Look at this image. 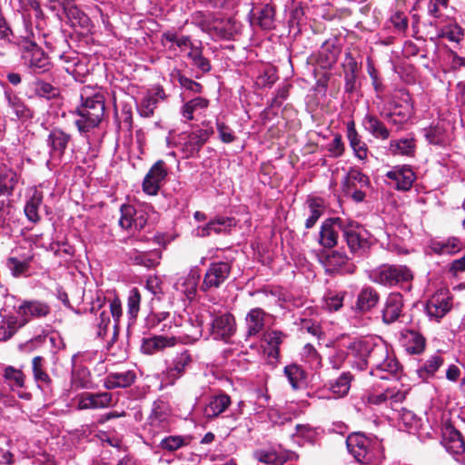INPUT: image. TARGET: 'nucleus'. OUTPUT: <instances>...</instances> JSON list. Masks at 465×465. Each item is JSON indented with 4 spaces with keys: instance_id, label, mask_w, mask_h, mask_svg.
<instances>
[{
    "instance_id": "nucleus-64",
    "label": "nucleus",
    "mask_w": 465,
    "mask_h": 465,
    "mask_svg": "<svg viewBox=\"0 0 465 465\" xmlns=\"http://www.w3.org/2000/svg\"><path fill=\"white\" fill-rule=\"evenodd\" d=\"M378 370L387 371L394 376H397L401 370V366L394 356L388 354L386 360L378 368Z\"/></svg>"
},
{
    "instance_id": "nucleus-9",
    "label": "nucleus",
    "mask_w": 465,
    "mask_h": 465,
    "mask_svg": "<svg viewBox=\"0 0 465 465\" xmlns=\"http://www.w3.org/2000/svg\"><path fill=\"white\" fill-rule=\"evenodd\" d=\"M213 134V129H198L186 134L183 142L180 143L183 158L189 159L199 156L204 143Z\"/></svg>"
},
{
    "instance_id": "nucleus-34",
    "label": "nucleus",
    "mask_w": 465,
    "mask_h": 465,
    "mask_svg": "<svg viewBox=\"0 0 465 465\" xmlns=\"http://www.w3.org/2000/svg\"><path fill=\"white\" fill-rule=\"evenodd\" d=\"M275 9L272 5L266 4L257 9V13L253 14V20L262 30H272L274 25Z\"/></svg>"
},
{
    "instance_id": "nucleus-18",
    "label": "nucleus",
    "mask_w": 465,
    "mask_h": 465,
    "mask_svg": "<svg viewBox=\"0 0 465 465\" xmlns=\"http://www.w3.org/2000/svg\"><path fill=\"white\" fill-rule=\"evenodd\" d=\"M176 344L177 338L174 336L153 335L143 339L141 351L144 354L153 355L163 351L166 348L174 347Z\"/></svg>"
},
{
    "instance_id": "nucleus-10",
    "label": "nucleus",
    "mask_w": 465,
    "mask_h": 465,
    "mask_svg": "<svg viewBox=\"0 0 465 465\" xmlns=\"http://www.w3.org/2000/svg\"><path fill=\"white\" fill-rule=\"evenodd\" d=\"M16 313L24 319V322L29 323L32 320H39L47 317L51 313V306L41 300H24L16 309Z\"/></svg>"
},
{
    "instance_id": "nucleus-21",
    "label": "nucleus",
    "mask_w": 465,
    "mask_h": 465,
    "mask_svg": "<svg viewBox=\"0 0 465 465\" xmlns=\"http://www.w3.org/2000/svg\"><path fill=\"white\" fill-rule=\"evenodd\" d=\"M267 312L262 308L251 309L245 317L246 339L257 336L264 328Z\"/></svg>"
},
{
    "instance_id": "nucleus-20",
    "label": "nucleus",
    "mask_w": 465,
    "mask_h": 465,
    "mask_svg": "<svg viewBox=\"0 0 465 465\" xmlns=\"http://www.w3.org/2000/svg\"><path fill=\"white\" fill-rule=\"evenodd\" d=\"M192 355L188 351L177 354L172 364L166 369V378L171 384H173L185 373L186 368L192 363Z\"/></svg>"
},
{
    "instance_id": "nucleus-42",
    "label": "nucleus",
    "mask_w": 465,
    "mask_h": 465,
    "mask_svg": "<svg viewBox=\"0 0 465 465\" xmlns=\"http://www.w3.org/2000/svg\"><path fill=\"white\" fill-rule=\"evenodd\" d=\"M92 376L86 367H79L72 372L71 386L74 390L90 389L92 387Z\"/></svg>"
},
{
    "instance_id": "nucleus-3",
    "label": "nucleus",
    "mask_w": 465,
    "mask_h": 465,
    "mask_svg": "<svg viewBox=\"0 0 465 465\" xmlns=\"http://www.w3.org/2000/svg\"><path fill=\"white\" fill-rule=\"evenodd\" d=\"M349 349L359 356L361 370H364L369 362L378 369L389 354L385 344L374 343L368 340L355 341L350 344Z\"/></svg>"
},
{
    "instance_id": "nucleus-44",
    "label": "nucleus",
    "mask_w": 465,
    "mask_h": 465,
    "mask_svg": "<svg viewBox=\"0 0 465 465\" xmlns=\"http://www.w3.org/2000/svg\"><path fill=\"white\" fill-rule=\"evenodd\" d=\"M310 215L305 222V228H312L324 213L322 200L320 198H309L307 200Z\"/></svg>"
},
{
    "instance_id": "nucleus-56",
    "label": "nucleus",
    "mask_w": 465,
    "mask_h": 465,
    "mask_svg": "<svg viewBox=\"0 0 465 465\" xmlns=\"http://www.w3.org/2000/svg\"><path fill=\"white\" fill-rule=\"evenodd\" d=\"M4 378L5 381L15 385L18 388H23L25 386V376L21 370L15 369L13 366L5 367L4 371Z\"/></svg>"
},
{
    "instance_id": "nucleus-6",
    "label": "nucleus",
    "mask_w": 465,
    "mask_h": 465,
    "mask_svg": "<svg viewBox=\"0 0 465 465\" xmlns=\"http://www.w3.org/2000/svg\"><path fill=\"white\" fill-rule=\"evenodd\" d=\"M350 260L347 253L340 250L322 252L319 259L327 275L353 273L355 266Z\"/></svg>"
},
{
    "instance_id": "nucleus-63",
    "label": "nucleus",
    "mask_w": 465,
    "mask_h": 465,
    "mask_svg": "<svg viewBox=\"0 0 465 465\" xmlns=\"http://www.w3.org/2000/svg\"><path fill=\"white\" fill-rule=\"evenodd\" d=\"M167 413L159 404L154 405L151 414L149 415V422L151 426L160 427L163 423H165L167 420Z\"/></svg>"
},
{
    "instance_id": "nucleus-57",
    "label": "nucleus",
    "mask_w": 465,
    "mask_h": 465,
    "mask_svg": "<svg viewBox=\"0 0 465 465\" xmlns=\"http://www.w3.org/2000/svg\"><path fill=\"white\" fill-rule=\"evenodd\" d=\"M158 99L154 96L151 95V93H148L145 95L140 105H139V113L143 117H151L153 115L154 110L157 107Z\"/></svg>"
},
{
    "instance_id": "nucleus-1",
    "label": "nucleus",
    "mask_w": 465,
    "mask_h": 465,
    "mask_svg": "<svg viewBox=\"0 0 465 465\" xmlns=\"http://www.w3.org/2000/svg\"><path fill=\"white\" fill-rule=\"evenodd\" d=\"M81 104L74 114L78 117L74 124L80 133H88L102 122L105 112V99L103 94H81Z\"/></svg>"
},
{
    "instance_id": "nucleus-45",
    "label": "nucleus",
    "mask_w": 465,
    "mask_h": 465,
    "mask_svg": "<svg viewBox=\"0 0 465 465\" xmlns=\"http://www.w3.org/2000/svg\"><path fill=\"white\" fill-rule=\"evenodd\" d=\"M33 260L34 255L26 256L23 260L16 257H8L6 265L14 277H20L26 273Z\"/></svg>"
},
{
    "instance_id": "nucleus-36",
    "label": "nucleus",
    "mask_w": 465,
    "mask_h": 465,
    "mask_svg": "<svg viewBox=\"0 0 465 465\" xmlns=\"http://www.w3.org/2000/svg\"><path fill=\"white\" fill-rule=\"evenodd\" d=\"M357 183H360L361 187H366L370 183L369 177L360 169L351 168L342 183L343 192L346 194H350L351 192L356 188Z\"/></svg>"
},
{
    "instance_id": "nucleus-8",
    "label": "nucleus",
    "mask_w": 465,
    "mask_h": 465,
    "mask_svg": "<svg viewBox=\"0 0 465 465\" xmlns=\"http://www.w3.org/2000/svg\"><path fill=\"white\" fill-rule=\"evenodd\" d=\"M236 332V320L231 312L213 316L210 334L214 340L229 342Z\"/></svg>"
},
{
    "instance_id": "nucleus-17",
    "label": "nucleus",
    "mask_w": 465,
    "mask_h": 465,
    "mask_svg": "<svg viewBox=\"0 0 465 465\" xmlns=\"http://www.w3.org/2000/svg\"><path fill=\"white\" fill-rule=\"evenodd\" d=\"M404 306L403 296L400 292H391L385 301L382 310V321L385 324H391L402 315Z\"/></svg>"
},
{
    "instance_id": "nucleus-14",
    "label": "nucleus",
    "mask_w": 465,
    "mask_h": 465,
    "mask_svg": "<svg viewBox=\"0 0 465 465\" xmlns=\"http://www.w3.org/2000/svg\"><path fill=\"white\" fill-rule=\"evenodd\" d=\"M441 444L452 454H462L465 451V440L462 434L450 423L442 429Z\"/></svg>"
},
{
    "instance_id": "nucleus-33",
    "label": "nucleus",
    "mask_w": 465,
    "mask_h": 465,
    "mask_svg": "<svg viewBox=\"0 0 465 465\" xmlns=\"http://www.w3.org/2000/svg\"><path fill=\"white\" fill-rule=\"evenodd\" d=\"M129 259L135 265H141L148 269H152L160 263L161 252L157 251L153 252H142L134 250L129 253Z\"/></svg>"
},
{
    "instance_id": "nucleus-37",
    "label": "nucleus",
    "mask_w": 465,
    "mask_h": 465,
    "mask_svg": "<svg viewBox=\"0 0 465 465\" xmlns=\"http://www.w3.org/2000/svg\"><path fill=\"white\" fill-rule=\"evenodd\" d=\"M32 371L35 381L43 387H50L52 379L46 371L45 360L42 356H35L32 360Z\"/></svg>"
},
{
    "instance_id": "nucleus-26",
    "label": "nucleus",
    "mask_w": 465,
    "mask_h": 465,
    "mask_svg": "<svg viewBox=\"0 0 465 465\" xmlns=\"http://www.w3.org/2000/svg\"><path fill=\"white\" fill-rule=\"evenodd\" d=\"M236 225L233 217L216 216L203 228L202 235L210 236L212 232L215 234H230L232 227Z\"/></svg>"
},
{
    "instance_id": "nucleus-27",
    "label": "nucleus",
    "mask_w": 465,
    "mask_h": 465,
    "mask_svg": "<svg viewBox=\"0 0 465 465\" xmlns=\"http://www.w3.org/2000/svg\"><path fill=\"white\" fill-rule=\"evenodd\" d=\"M136 380V374L134 371L123 372H111L104 379V387L108 390L116 388H128Z\"/></svg>"
},
{
    "instance_id": "nucleus-4",
    "label": "nucleus",
    "mask_w": 465,
    "mask_h": 465,
    "mask_svg": "<svg viewBox=\"0 0 465 465\" xmlns=\"http://www.w3.org/2000/svg\"><path fill=\"white\" fill-rule=\"evenodd\" d=\"M364 232V227L358 222L345 219L344 224L341 225V239L346 242L351 253L362 255L370 248Z\"/></svg>"
},
{
    "instance_id": "nucleus-19",
    "label": "nucleus",
    "mask_w": 465,
    "mask_h": 465,
    "mask_svg": "<svg viewBox=\"0 0 465 465\" xmlns=\"http://www.w3.org/2000/svg\"><path fill=\"white\" fill-rule=\"evenodd\" d=\"M341 51V49L336 39H328L319 50L317 63L322 68H331L336 64Z\"/></svg>"
},
{
    "instance_id": "nucleus-60",
    "label": "nucleus",
    "mask_w": 465,
    "mask_h": 465,
    "mask_svg": "<svg viewBox=\"0 0 465 465\" xmlns=\"http://www.w3.org/2000/svg\"><path fill=\"white\" fill-rule=\"evenodd\" d=\"M141 299L142 298L139 290L137 288H133L129 292L127 300L128 314L132 318H136L140 311Z\"/></svg>"
},
{
    "instance_id": "nucleus-52",
    "label": "nucleus",
    "mask_w": 465,
    "mask_h": 465,
    "mask_svg": "<svg viewBox=\"0 0 465 465\" xmlns=\"http://www.w3.org/2000/svg\"><path fill=\"white\" fill-rule=\"evenodd\" d=\"M444 360L440 355L431 356L425 363L424 366L418 370V374L422 379H427L433 376L439 368L443 364Z\"/></svg>"
},
{
    "instance_id": "nucleus-62",
    "label": "nucleus",
    "mask_w": 465,
    "mask_h": 465,
    "mask_svg": "<svg viewBox=\"0 0 465 465\" xmlns=\"http://www.w3.org/2000/svg\"><path fill=\"white\" fill-rule=\"evenodd\" d=\"M216 128L219 134V138L223 143H231L237 139L232 128L219 119L216 121Z\"/></svg>"
},
{
    "instance_id": "nucleus-58",
    "label": "nucleus",
    "mask_w": 465,
    "mask_h": 465,
    "mask_svg": "<svg viewBox=\"0 0 465 465\" xmlns=\"http://www.w3.org/2000/svg\"><path fill=\"white\" fill-rule=\"evenodd\" d=\"M172 75L173 78H176L180 85L186 90L192 91L194 94H201L203 92L201 84L184 76L180 71L176 70Z\"/></svg>"
},
{
    "instance_id": "nucleus-48",
    "label": "nucleus",
    "mask_w": 465,
    "mask_h": 465,
    "mask_svg": "<svg viewBox=\"0 0 465 465\" xmlns=\"http://www.w3.org/2000/svg\"><path fill=\"white\" fill-rule=\"evenodd\" d=\"M17 182V174L12 170L0 172V195H11Z\"/></svg>"
},
{
    "instance_id": "nucleus-5",
    "label": "nucleus",
    "mask_w": 465,
    "mask_h": 465,
    "mask_svg": "<svg viewBox=\"0 0 465 465\" xmlns=\"http://www.w3.org/2000/svg\"><path fill=\"white\" fill-rule=\"evenodd\" d=\"M412 272L406 265L383 264L374 272L375 282L392 287L412 281Z\"/></svg>"
},
{
    "instance_id": "nucleus-7",
    "label": "nucleus",
    "mask_w": 465,
    "mask_h": 465,
    "mask_svg": "<svg viewBox=\"0 0 465 465\" xmlns=\"http://www.w3.org/2000/svg\"><path fill=\"white\" fill-rule=\"evenodd\" d=\"M232 272V263L228 262H211L206 270L200 290L207 292L219 289L228 280Z\"/></svg>"
},
{
    "instance_id": "nucleus-55",
    "label": "nucleus",
    "mask_w": 465,
    "mask_h": 465,
    "mask_svg": "<svg viewBox=\"0 0 465 465\" xmlns=\"http://www.w3.org/2000/svg\"><path fill=\"white\" fill-rule=\"evenodd\" d=\"M410 335V345L407 348L408 352H410L411 354L422 353L426 347L425 337L415 331H411Z\"/></svg>"
},
{
    "instance_id": "nucleus-2",
    "label": "nucleus",
    "mask_w": 465,
    "mask_h": 465,
    "mask_svg": "<svg viewBox=\"0 0 465 465\" xmlns=\"http://www.w3.org/2000/svg\"><path fill=\"white\" fill-rule=\"evenodd\" d=\"M350 454L361 465H379L383 457L381 443L361 432H352L346 439Z\"/></svg>"
},
{
    "instance_id": "nucleus-59",
    "label": "nucleus",
    "mask_w": 465,
    "mask_h": 465,
    "mask_svg": "<svg viewBox=\"0 0 465 465\" xmlns=\"http://www.w3.org/2000/svg\"><path fill=\"white\" fill-rule=\"evenodd\" d=\"M121 217L119 219V225L125 230L133 228L134 215H135V209L129 204L121 206Z\"/></svg>"
},
{
    "instance_id": "nucleus-49",
    "label": "nucleus",
    "mask_w": 465,
    "mask_h": 465,
    "mask_svg": "<svg viewBox=\"0 0 465 465\" xmlns=\"http://www.w3.org/2000/svg\"><path fill=\"white\" fill-rule=\"evenodd\" d=\"M352 381V375L351 372H342L333 383L331 384L330 390L337 397H343L347 395L351 388V382Z\"/></svg>"
},
{
    "instance_id": "nucleus-61",
    "label": "nucleus",
    "mask_w": 465,
    "mask_h": 465,
    "mask_svg": "<svg viewBox=\"0 0 465 465\" xmlns=\"http://www.w3.org/2000/svg\"><path fill=\"white\" fill-rule=\"evenodd\" d=\"M425 137L430 144L438 146L445 145L446 141L443 134V129L440 126H430L426 130Z\"/></svg>"
},
{
    "instance_id": "nucleus-40",
    "label": "nucleus",
    "mask_w": 465,
    "mask_h": 465,
    "mask_svg": "<svg viewBox=\"0 0 465 465\" xmlns=\"http://www.w3.org/2000/svg\"><path fill=\"white\" fill-rule=\"evenodd\" d=\"M35 50L36 51L34 52L28 59H26L28 61V65L35 74L45 73L50 69L51 65L48 56L41 47Z\"/></svg>"
},
{
    "instance_id": "nucleus-13",
    "label": "nucleus",
    "mask_w": 465,
    "mask_h": 465,
    "mask_svg": "<svg viewBox=\"0 0 465 465\" xmlns=\"http://www.w3.org/2000/svg\"><path fill=\"white\" fill-rule=\"evenodd\" d=\"M71 141V134L64 132L61 128L52 129L46 139V144L50 148V157L53 160L61 161Z\"/></svg>"
},
{
    "instance_id": "nucleus-16",
    "label": "nucleus",
    "mask_w": 465,
    "mask_h": 465,
    "mask_svg": "<svg viewBox=\"0 0 465 465\" xmlns=\"http://www.w3.org/2000/svg\"><path fill=\"white\" fill-rule=\"evenodd\" d=\"M386 177L395 182V189L408 192L416 180V174L409 165L394 166L387 172Z\"/></svg>"
},
{
    "instance_id": "nucleus-54",
    "label": "nucleus",
    "mask_w": 465,
    "mask_h": 465,
    "mask_svg": "<svg viewBox=\"0 0 465 465\" xmlns=\"http://www.w3.org/2000/svg\"><path fill=\"white\" fill-rule=\"evenodd\" d=\"M187 445L184 437L180 435H173L163 438L159 444V447L168 452H173L180 448Z\"/></svg>"
},
{
    "instance_id": "nucleus-29",
    "label": "nucleus",
    "mask_w": 465,
    "mask_h": 465,
    "mask_svg": "<svg viewBox=\"0 0 465 465\" xmlns=\"http://www.w3.org/2000/svg\"><path fill=\"white\" fill-rule=\"evenodd\" d=\"M413 114V105L411 99L407 95L402 104H395L393 110L386 114V118L393 124H401L406 123Z\"/></svg>"
},
{
    "instance_id": "nucleus-39",
    "label": "nucleus",
    "mask_w": 465,
    "mask_h": 465,
    "mask_svg": "<svg viewBox=\"0 0 465 465\" xmlns=\"http://www.w3.org/2000/svg\"><path fill=\"white\" fill-rule=\"evenodd\" d=\"M8 106L11 107L18 119L29 120L34 116V111L31 110L25 103L17 95L6 94Z\"/></svg>"
},
{
    "instance_id": "nucleus-22",
    "label": "nucleus",
    "mask_w": 465,
    "mask_h": 465,
    "mask_svg": "<svg viewBox=\"0 0 465 465\" xmlns=\"http://www.w3.org/2000/svg\"><path fill=\"white\" fill-rule=\"evenodd\" d=\"M232 404L231 397L226 393H220L210 399L203 409V416L207 420L218 418Z\"/></svg>"
},
{
    "instance_id": "nucleus-23",
    "label": "nucleus",
    "mask_w": 465,
    "mask_h": 465,
    "mask_svg": "<svg viewBox=\"0 0 465 465\" xmlns=\"http://www.w3.org/2000/svg\"><path fill=\"white\" fill-rule=\"evenodd\" d=\"M451 301L449 297L441 294L433 295L426 304L427 314L439 321L443 318L451 309Z\"/></svg>"
},
{
    "instance_id": "nucleus-38",
    "label": "nucleus",
    "mask_w": 465,
    "mask_h": 465,
    "mask_svg": "<svg viewBox=\"0 0 465 465\" xmlns=\"http://www.w3.org/2000/svg\"><path fill=\"white\" fill-rule=\"evenodd\" d=\"M35 94L46 100L57 99L61 95L60 88L42 79H35L33 82Z\"/></svg>"
},
{
    "instance_id": "nucleus-24",
    "label": "nucleus",
    "mask_w": 465,
    "mask_h": 465,
    "mask_svg": "<svg viewBox=\"0 0 465 465\" xmlns=\"http://www.w3.org/2000/svg\"><path fill=\"white\" fill-rule=\"evenodd\" d=\"M0 341L10 340L19 329L26 325L24 319L15 314L1 315Z\"/></svg>"
},
{
    "instance_id": "nucleus-50",
    "label": "nucleus",
    "mask_w": 465,
    "mask_h": 465,
    "mask_svg": "<svg viewBox=\"0 0 465 465\" xmlns=\"http://www.w3.org/2000/svg\"><path fill=\"white\" fill-rule=\"evenodd\" d=\"M286 335L278 330L268 331L264 334V338L268 345L272 347L269 356L278 358L280 355V345L282 343Z\"/></svg>"
},
{
    "instance_id": "nucleus-28",
    "label": "nucleus",
    "mask_w": 465,
    "mask_h": 465,
    "mask_svg": "<svg viewBox=\"0 0 465 465\" xmlns=\"http://www.w3.org/2000/svg\"><path fill=\"white\" fill-rule=\"evenodd\" d=\"M379 301V292L373 287L365 286L360 291L355 306L360 312H366L374 308Z\"/></svg>"
},
{
    "instance_id": "nucleus-35",
    "label": "nucleus",
    "mask_w": 465,
    "mask_h": 465,
    "mask_svg": "<svg viewBox=\"0 0 465 465\" xmlns=\"http://www.w3.org/2000/svg\"><path fill=\"white\" fill-rule=\"evenodd\" d=\"M347 138L350 142V145L354 151L357 157L360 159H364L367 156V146L364 142L361 140V136L359 135L356 128L355 123L353 121H350L347 124Z\"/></svg>"
},
{
    "instance_id": "nucleus-12",
    "label": "nucleus",
    "mask_w": 465,
    "mask_h": 465,
    "mask_svg": "<svg viewBox=\"0 0 465 465\" xmlns=\"http://www.w3.org/2000/svg\"><path fill=\"white\" fill-rule=\"evenodd\" d=\"M167 175L168 171L165 162L158 160L146 173L142 184L143 191L148 195H156Z\"/></svg>"
},
{
    "instance_id": "nucleus-15",
    "label": "nucleus",
    "mask_w": 465,
    "mask_h": 465,
    "mask_svg": "<svg viewBox=\"0 0 465 465\" xmlns=\"http://www.w3.org/2000/svg\"><path fill=\"white\" fill-rule=\"evenodd\" d=\"M64 14L72 27H80L88 30L91 20L75 4L74 0H62L59 2Z\"/></svg>"
},
{
    "instance_id": "nucleus-32",
    "label": "nucleus",
    "mask_w": 465,
    "mask_h": 465,
    "mask_svg": "<svg viewBox=\"0 0 465 465\" xmlns=\"http://www.w3.org/2000/svg\"><path fill=\"white\" fill-rule=\"evenodd\" d=\"M365 129L376 139L386 140L390 137V130L377 116L367 114L363 119Z\"/></svg>"
},
{
    "instance_id": "nucleus-43",
    "label": "nucleus",
    "mask_w": 465,
    "mask_h": 465,
    "mask_svg": "<svg viewBox=\"0 0 465 465\" xmlns=\"http://www.w3.org/2000/svg\"><path fill=\"white\" fill-rule=\"evenodd\" d=\"M284 374L294 390L301 388L305 383L306 372L298 364L285 366Z\"/></svg>"
},
{
    "instance_id": "nucleus-46",
    "label": "nucleus",
    "mask_w": 465,
    "mask_h": 465,
    "mask_svg": "<svg viewBox=\"0 0 465 465\" xmlns=\"http://www.w3.org/2000/svg\"><path fill=\"white\" fill-rule=\"evenodd\" d=\"M42 203L43 195L38 192H35L32 197L26 202L25 206V213L30 222L36 223L41 220V216L38 213V209Z\"/></svg>"
},
{
    "instance_id": "nucleus-41",
    "label": "nucleus",
    "mask_w": 465,
    "mask_h": 465,
    "mask_svg": "<svg viewBox=\"0 0 465 465\" xmlns=\"http://www.w3.org/2000/svg\"><path fill=\"white\" fill-rule=\"evenodd\" d=\"M390 150L393 154L414 156L416 143L414 138L393 140L390 143Z\"/></svg>"
},
{
    "instance_id": "nucleus-53",
    "label": "nucleus",
    "mask_w": 465,
    "mask_h": 465,
    "mask_svg": "<svg viewBox=\"0 0 465 465\" xmlns=\"http://www.w3.org/2000/svg\"><path fill=\"white\" fill-rule=\"evenodd\" d=\"M460 248L461 242L456 238L448 239L445 242H437L433 244V250L440 254H453Z\"/></svg>"
},
{
    "instance_id": "nucleus-25",
    "label": "nucleus",
    "mask_w": 465,
    "mask_h": 465,
    "mask_svg": "<svg viewBox=\"0 0 465 465\" xmlns=\"http://www.w3.org/2000/svg\"><path fill=\"white\" fill-rule=\"evenodd\" d=\"M112 394L108 392L81 394L79 399V409H99L105 408L111 404Z\"/></svg>"
},
{
    "instance_id": "nucleus-30",
    "label": "nucleus",
    "mask_w": 465,
    "mask_h": 465,
    "mask_svg": "<svg viewBox=\"0 0 465 465\" xmlns=\"http://www.w3.org/2000/svg\"><path fill=\"white\" fill-rule=\"evenodd\" d=\"M254 458L265 465H283L290 459L287 451H277L275 450H258L253 453Z\"/></svg>"
},
{
    "instance_id": "nucleus-47",
    "label": "nucleus",
    "mask_w": 465,
    "mask_h": 465,
    "mask_svg": "<svg viewBox=\"0 0 465 465\" xmlns=\"http://www.w3.org/2000/svg\"><path fill=\"white\" fill-rule=\"evenodd\" d=\"M187 56L192 60V64L203 74L209 73L212 70L211 62L208 58L203 56V48L201 46L193 48V50L188 53Z\"/></svg>"
},
{
    "instance_id": "nucleus-51",
    "label": "nucleus",
    "mask_w": 465,
    "mask_h": 465,
    "mask_svg": "<svg viewBox=\"0 0 465 465\" xmlns=\"http://www.w3.org/2000/svg\"><path fill=\"white\" fill-rule=\"evenodd\" d=\"M439 37L460 44L464 39V29L457 23L450 24L440 30Z\"/></svg>"
},
{
    "instance_id": "nucleus-31",
    "label": "nucleus",
    "mask_w": 465,
    "mask_h": 465,
    "mask_svg": "<svg viewBox=\"0 0 465 465\" xmlns=\"http://www.w3.org/2000/svg\"><path fill=\"white\" fill-rule=\"evenodd\" d=\"M282 425L292 427V429L289 430V434L292 438H301L311 443L315 440L317 432L310 424L293 425L292 418H285L284 420L282 421Z\"/></svg>"
},
{
    "instance_id": "nucleus-11",
    "label": "nucleus",
    "mask_w": 465,
    "mask_h": 465,
    "mask_svg": "<svg viewBox=\"0 0 465 465\" xmlns=\"http://www.w3.org/2000/svg\"><path fill=\"white\" fill-rule=\"evenodd\" d=\"M345 219L331 217L323 221L319 232V243L326 249H332L338 244L339 232Z\"/></svg>"
}]
</instances>
